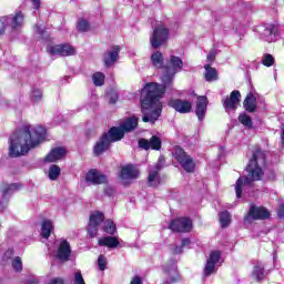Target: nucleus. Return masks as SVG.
<instances>
[{
  "mask_svg": "<svg viewBox=\"0 0 284 284\" xmlns=\"http://www.w3.org/2000/svg\"><path fill=\"white\" fill-rule=\"evenodd\" d=\"M48 130L43 126H32L30 124L23 125L16 130L9 140V156L11 159H19L26 156L32 148H37L40 143L45 141Z\"/></svg>",
  "mask_w": 284,
  "mask_h": 284,
  "instance_id": "f257e3e1",
  "label": "nucleus"
},
{
  "mask_svg": "<svg viewBox=\"0 0 284 284\" xmlns=\"http://www.w3.org/2000/svg\"><path fill=\"white\" fill-rule=\"evenodd\" d=\"M267 156L265 152L261 149L253 151L252 159L246 165L247 175L240 176L235 182V194L237 199L243 197V185H252L256 181H263L265 176V171H263V165H265Z\"/></svg>",
  "mask_w": 284,
  "mask_h": 284,
  "instance_id": "f03ea898",
  "label": "nucleus"
},
{
  "mask_svg": "<svg viewBox=\"0 0 284 284\" xmlns=\"http://www.w3.org/2000/svg\"><path fill=\"white\" fill-rule=\"evenodd\" d=\"M162 77V84L158 82H148L142 89V103L144 108L159 104V101L165 95V92L174 88V77L176 72H171L170 67Z\"/></svg>",
  "mask_w": 284,
  "mask_h": 284,
  "instance_id": "7ed1b4c3",
  "label": "nucleus"
},
{
  "mask_svg": "<svg viewBox=\"0 0 284 284\" xmlns=\"http://www.w3.org/2000/svg\"><path fill=\"white\" fill-rule=\"evenodd\" d=\"M125 138V131L120 126H112L100 135L99 140L93 146L94 156H102L108 150L112 148L113 143L122 141Z\"/></svg>",
  "mask_w": 284,
  "mask_h": 284,
  "instance_id": "20e7f679",
  "label": "nucleus"
},
{
  "mask_svg": "<svg viewBox=\"0 0 284 284\" xmlns=\"http://www.w3.org/2000/svg\"><path fill=\"white\" fill-rule=\"evenodd\" d=\"M173 156L186 174H194L196 172V162H194V158L187 154L183 146L175 145Z\"/></svg>",
  "mask_w": 284,
  "mask_h": 284,
  "instance_id": "39448f33",
  "label": "nucleus"
},
{
  "mask_svg": "<svg viewBox=\"0 0 284 284\" xmlns=\"http://www.w3.org/2000/svg\"><path fill=\"white\" fill-rule=\"evenodd\" d=\"M272 217V213L265 206H256L251 204L247 213L244 216V223H252V221H267Z\"/></svg>",
  "mask_w": 284,
  "mask_h": 284,
  "instance_id": "423d86ee",
  "label": "nucleus"
},
{
  "mask_svg": "<svg viewBox=\"0 0 284 284\" xmlns=\"http://www.w3.org/2000/svg\"><path fill=\"white\" fill-rule=\"evenodd\" d=\"M194 224L190 217H176L170 221L169 230L174 232V234H187L192 232Z\"/></svg>",
  "mask_w": 284,
  "mask_h": 284,
  "instance_id": "0eeeda50",
  "label": "nucleus"
},
{
  "mask_svg": "<svg viewBox=\"0 0 284 284\" xmlns=\"http://www.w3.org/2000/svg\"><path fill=\"white\" fill-rule=\"evenodd\" d=\"M168 39H170V29L163 24H159L154 28L150 38L151 48H153V50L161 48V45L165 44Z\"/></svg>",
  "mask_w": 284,
  "mask_h": 284,
  "instance_id": "6e6552de",
  "label": "nucleus"
},
{
  "mask_svg": "<svg viewBox=\"0 0 284 284\" xmlns=\"http://www.w3.org/2000/svg\"><path fill=\"white\" fill-rule=\"evenodd\" d=\"M142 99H143V92H141V97H140L142 112H143V110L154 109L150 113H144L142 116V121H143V123H152V125H154V123H156V121H159V118L161 116V112H163V104L161 103V100H159L158 104H153L151 106H144Z\"/></svg>",
  "mask_w": 284,
  "mask_h": 284,
  "instance_id": "1a4fd4ad",
  "label": "nucleus"
},
{
  "mask_svg": "<svg viewBox=\"0 0 284 284\" xmlns=\"http://www.w3.org/2000/svg\"><path fill=\"white\" fill-rule=\"evenodd\" d=\"M222 252L219 250L211 251L209 258L206 260V264L203 270L204 276H212L216 272V263L221 261Z\"/></svg>",
  "mask_w": 284,
  "mask_h": 284,
  "instance_id": "9d476101",
  "label": "nucleus"
},
{
  "mask_svg": "<svg viewBox=\"0 0 284 284\" xmlns=\"http://www.w3.org/2000/svg\"><path fill=\"white\" fill-rule=\"evenodd\" d=\"M48 52L53 55L58 54L59 57H74L77 54V49L70 43H62L49 47Z\"/></svg>",
  "mask_w": 284,
  "mask_h": 284,
  "instance_id": "9b49d317",
  "label": "nucleus"
},
{
  "mask_svg": "<svg viewBox=\"0 0 284 284\" xmlns=\"http://www.w3.org/2000/svg\"><path fill=\"white\" fill-rule=\"evenodd\" d=\"M138 145L141 148V150H154L155 152H159V150H161L163 146V141H161V138L158 135H152L150 140L141 138L138 141Z\"/></svg>",
  "mask_w": 284,
  "mask_h": 284,
  "instance_id": "f8f14e48",
  "label": "nucleus"
},
{
  "mask_svg": "<svg viewBox=\"0 0 284 284\" xmlns=\"http://www.w3.org/2000/svg\"><path fill=\"white\" fill-rule=\"evenodd\" d=\"M169 108H172L179 114H190L192 112V102L182 99H171Z\"/></svg>",
  "mask_w": 284,
  "mask_h": 284,
  "instance_id": "ddd939ff",
  "label": "nucleus"
},
{
  "mask_svg": "<svg viewBox=\"0 0 284 284\" xmlns=\"http://www.w3.org/2000/svg\"><path fill=\"white\" fill-rule=\"evenodd\" d=\"M121 53V45L115 44L111 50L103 53L104 68H112L114 63L119 61V54Z\"/></svg>",
  "mask_w": 284,
  "mask_h": 284,
  "instance_id": "4468645a",
  "label": "nucleus"
},
{
  "mask_svg": "<svg viewBox=\"0 0 284 284\" xmlns=\"http://www.w3.org/2000/svg\"><path fill=\"white\" fill-rule=\"evenodd\" d=\"M85 181L92 185H103L108 183V176L97 169H90L85 174Z\"/></svg>",
  "mask_w": 284,
  "mask_h": 284,
  "instance_id": "2eb2a0df",
  "label": "nucleus"
},
{
  "mask_svg": "<svg viewBox=\"0 0 284 284\" xmlns=\"http://www.w3.org/2000/svg\"><path fill=\"white\" fill-rule=\"evenodd\" d=\"M239 103H241V91L234 90L231 92L229 98L223 100V108L225 110H236Z\"/></svg>",
  "mask_w": 284,
  "mask_h": 284,
  "instance_id": "dca6fc26",
  "label": "nucleus"
},
{
  "mask_svg": "<svg viewBox=\"0 0 284 284\" xmlns=\"http://www.w3.org/2000/svg\"><path fill=\"white\" fill-rule=\"evenodd\" d=\"M57 256L59 261H62L63 263H68V261H70V256H72V247L70 246V242H68V240L60 242Z\"/></svg>",
  "mask_w": 284,
  "mask_h": 284,
  "instance_id": "f3484780",
  "label": "nucleus"
},
{
  "mask_svg": "<svg viewBox=\"0 0 284 284\" xmlns=\"http://www.w3.org/2000/svg\"><path fill=\"white\" fill-rule=\"evenodd\" d=\"M68 154V151L63 146H57L52 149L48 155L44 158V163H57L61 161Z\"/></svg>",
  "mask_w": 284,
  "mask_h": 284,
  "instance_id": "a211bd4d",
  "label": "nucleus"
},
{
  "mask_svg": "<svg viewBox=\"0 0 284 284\" xmlns=\"http://www.w3.org/2000/svg\"><path fill=\"white\" fill-rule=\"evenodd\" d=\"M207 103L209 101L206 95L197 97L195 114L199 121H203V119H205V112H207Z\"/></svg>",
  "mask_w": 284,
  "mask_h": 284,
  "instance_id": "6ab92c4d",
  "label": "nucleus"
},
{
  "mask_svg": "<svg viewBox=\"0 0 284 284\" xmlns=\"http://www.w3.org/2000/svg\"><path fill=\"white\" fill-rule=\"evenodd\" d=\"M120 179L125 181L128 179H139V169L134 164H126L120 171Z\"/></svg>",
  "mask_w": 284,
  "mask_h": 284,
  "instance_id": "aec40b11",
  "label": "nucleus"
},
{
  "mask_svg": "<svg viewBox=\"0 0 284 284\" xmlns=\"http://www.w3.org/2000/svg\"><path fill=\"white\" fill-rule=\"evenodd\" d=\"M120 126L124 134L134 132V130L139 128V118L136 115L129 116L120 124Z\"/></svg>",
  "mask_w": 284,
  "mask_h": 284,
  "instance_id": "412c9836",
  "label": "nucleus"
},
{
  "mask_svg": "<svg viewBox=\"0 0 284 284\" xmlns=\"http://www.w3.org/2000/svg\"><path fill=\"white\" fill-rule=\"evenodd\" d=\"M99 247H109V250H115L121 245L119 237L116 236H103L98 242Z\"/></svg>",
  "mask_w": 284,
  "mask_h": 284,
  "instance_id": "4be33fe9",
  "label": "nucleus"
},
{
  "mask_svg": "<svg viewBox=\"0 0 284 284\" xmlns=\"http://www.w3.org/2000/svg\"><path fill=\"white\" fill-rule=\"evenodd\" d=\"M0 187H1L3 201H8V196H10L12 192H17L18 190H21L22 185L19 183L8 184L6 182H2Z\"/></svg>",
  "mask_w": 284,
  "mask_h": 284,
  "instance_id": "5701e85b",
  "label": "nucleus"
},
{
  "mask_svg": "<svg viewBox=\"0 0 284 284\" xmlns=\"http://www.w3.org/2000/svg\"><path fill=\"white\" fill-rule=\"evenodd\" d=\"M244 110L250 114H254L256 112V97L253 93H248L243 102Z\"/></svg>",
  "mask_w": 284,
  "mask_h": 284,
  "instance_id": "b1692460",
  "label": "nucleus"
},
{
  "mask_svg": "<svg viewBox=\"0 0 284 284\" xmlns=\"http://www.w3.org/2000/svg\"><path fill=\"white\" fill-rule=\"evenodd\" d=\"M204 79L209 83H212V81H219V71H216L215 68L212 67V64H206L204 67Z\"/></svg>",
  "mask_w": 284,
  "mask_h": 284,
  "instance_id": "393cba45",
  "label": "nucleus"
},
{
  "mask_svg": "<svg viewBox=\"0 0 284 284\" xmlns=\"http://www.w3.org/2000/svg\"><path fill=\"white\" fill-rule=\"evenodd\" d=\"M53 231H54V224L52 223V221L44 220L41 225L42 239H50Z\"/></svg>",
  "mask_w": 284,
  "mask_h": 284,
  "instance_id": "a878e982",
  "label": "nucleus"
},
{
  "mask_svg": "<svg viewBox=\"0 0 284 284\" xmlns=\"http://www.w3.org/2000/svg\"><path fill=\"white\" fill-rule=\"evenodd\" d=\"M105 221V215L101 211L92 213L89 217V225H95L99 227Z\"/></svg>",
  "mask_w": 284,
  "mask_h": 284,
  "instance_id": "bb28decb",
  "label": "nucleus"
},
{
  "mask_svg": "<svg viewBox=\"0 0 284 284\" xmlns=\"http://www.w3.org/2000/svg\"><path fill=\"white\" fill-rule=\"evenodd\" d=\"M164 61L165 59L163 58V53L161 51H155L151 54V62L153 63L154 68L162 70Z\"/></svg>",
  "mask_w": 284,
  "mask_h": 284,
  "instance_id": "cd10ccee",
  "label": "nucleus"
},
{
  "mask_svg": "<svg viewBox=\"0 0 284 284\" xmlns=\"http://www.w3.org/2000/svg\"><path fill=\"white\" fill-rule=\"evenodd\" d=\"M169 65L172 68L171 72H180L183 70V60L180 57L171 55L169 60Z\"/></svg>",
  "mask_w": 284,
  "mask_h": 284,
  "instance_id": "c85d7f7f",
  "label": "nucleus"
},
{
  "mask_svg": "<svg viewBox=\"0 0 284 284\" xmlns=\"http://www.w3.org/2000/svg\"><path fill=\"white\" fill-rule=\"evenodd\" d=\"M237 121H240V123L244 125V128H247L248 130H252V128H254V122L252 121V116H250L247 113H240Z\"/></svg>",
  "mask_w": 284,
  "mask_h": 284,
  "instance_id": "c756f323",
  "label": "nucleus"
},
{
  "mask_svg": "<svg viewBox=\"0 0 284 284\" xmlns=\"http://www.w3.org/2000/svg\"><path fill=\"white\" fill-rule=\"evenodd\" d=\"M91 28L90 21L85 20L84 18H80L77 22L78 32H90Z\"/></svg>",
  "mask_w": 284,
  "mask_h": 284,
  "instance_id": "7c9ffc66",
  "label": "nucleus"
},
{
  "mask_svg": "<svg viewBox=\"0 0 284 284\" xmlns=\"http://www.w3.org/2000/svg\"><path fill=\"white\" fill-rule=\"evenodd\" d=\"M50 181H57L59 176H61V166L53 164L49 168V174H48Z\"/></svg>",
  "mask_w": 284,
  "mask_h": 284,
  "instance_id": "2f4dec72",
  "label": "nucleus"
},
{
  "mask_svg": "<svg viewBox=\"0 0 284 284\" xmlns=\"http://www.w3.org/2000/svg\"><path fill=\"white\" fill-rule=\"evenodd\" d=\"M220 223L223 229L230 226V223H232V215L229 211H223L220 213Z\"/></svg>",
  "mask_w": 284,
  "mask_h": 284,
  "instance_id": "473e14b6",
  "label": "nucleus"
},
{
  "mask_svg": "<svg viewBox=\"0 0 284 284\" xmlns=\"http://www.w3.org/2000/svg\"><path fill=\"white\" fill-rule=\"evenodd\" d=\"M103 232H105V234H110V236H114V234H116V224H114V221L106 220L104 222Z\"/></svg>",
  "mask_w": 284,
  "mask_h": 284,
  "instance_id": "72a5a7b5",
  "label": "nucleus"
},
{
  "mask_svg": "<svg viewBox=\"0 0 284 284\" xmlns=\"http://www.w3.org/2000/svg\"><path fill=\"white\" fill-rule=\"evenodd\" d=\"M253 278H255L258 283L265 278V268L258 265H255L252 271Z\"/></svg>",
  "mask_w": 284,
  "mask_h": 284,
  "instance_id": "f704fd0d",
  "label": "nucleus"
},
{
  "mask_svg": "<svg viewBox=\"0 0 284 284\" xmlns=\"http://www.w3.org/2000/svg\"><path fill=\"white\" fill-rule=\"evenodd\" d=\"M23 26V12L19 11L14 14L11 22L12 30H17V28H21Z\"/></svg>",
  "mask_w": 284,
  "mask_h": 284,
  "instance_id": "c9c22d12",
  "label": "nucleus"
},
{
  "mask_svg": "<svg viewBox=\"0 0 284 284\" xmlns=\"http://www.w3.org/2000/svg\"><path fill=\"white\" fill-rule=\"evenodd\" d=\"M92 81L97 88H101V85H105V74L103 72H95L92 75Z\"/></svg>",
  "mask_w": 284,
  "mask_h": 284,
  "instance_id": "e433bc0d",
  "label": "nucleus"
},
{
  "mask_svg": "<svg viewBox=\"0 0 284 284\" xmlns=\"http://www.w3.org/2000/svg\"><path fill=\"white\" fill-rule=\"evenodd\" d=\"M0 23H1V28H0V36L6 34V30L8 29V26H10V16H4L0 18Z\"/></svg>",
  "mask_w": 284,
  "mask_h": 284,
  "instance_id": "4c0bfd02",
  "label": "nucleus"
},
{
  "mask_svg": "<svg viewBox=\"0 0 284 284\" xmlns=\"http://www.w3.org/2000/svg\"><path fill=\"white\" fill-rule=\"evenodd\" d=\"M87 232L90 239H97L99 236V226L94 224H89L87 227Z\"/></svg>",
  "mask_w": 284,
  "mask_h": 284,
  "instance_id": "58836bf2",
  "label": "nucleus"
},
{
  "mask_svg": "<svg viewBox=\"0 0 284 284\" xmlns=\"http://www.w3.org/2000/svg\"><path fill=\"white\" fill-rule=\"evenodd\" d=\"M98 267L100 272H105V270L108 268V257H105L104 255H99Z\"/></svg>",
  "mask_w": 284,
  "mask_h": 284,
  "instance_id": "ea45409f",
  "label": "nucleus"
},
{
  "mask_svg": "<svg viewBox=\"0 0 284 284\" xmlns=\"http://www.w3.org/2000/svg\"><path fill=\"white\" fill-rule=\"evenodd\" d=\"M11 265H12L14 272H23V262L21 261V257L17 256L12 261Z\"/></svg>",
  "mask_w": 284,
  "mask_h": 284,
  "instance_id": "a19ab883",
  "label": "nucleus"
},
{
  "mask_svg": "<svg viewBox=\"0 0 284 284\" xmlns=\"http://www.w3.org/2000/svg\"><path fill=\"white\" fill-rule=\"evenodd\" d=\"M191 241L189 237L182 239L181 246H176L174 250V254H183V247H187L190 245Z\"/></svg>",
  "mask_w": 284,
  "mask_h": 284,
  "instance_id": "79ce46f5",
  "label": "nucleus"
},
{
  "mask_svg": "<svg viewBox=\"0 0 284 284\" xmlns=\"http://www.w3.org/2000/svg\"><path fill=\"white\" fill-rule=\"evenodd\" d=\"M159 172H161V170H158V169H154L153 171L149 172L148 181H149L150 187L154 186L152 183L156 181V176H159Z\"/></svg>",
  "mask_w": 284,
  "mask_h": 284,
  "instance_id": "37998d69",
  "label": "nucleus"
},
{
  "mask_svg": "<svg viewBox=\"0 0 284 284\" xmlns=\"http://www.w3.org/2000/svg\"><path fill=\"white\" fill-rule=\"evenodd\" d=\"M274 55L266 53L262 60V63L265 65V68H272V65H274Z\"/></svg>",
  "mask_w": 284,
  "mask_h": 284,
  "instance_id": "c03bdc74",
  "label": "nucleus"
},
{
  "mask_svg": "<svg viewBox=\"0 0 284 284\" xmlns=\"http://www.w3.org/2000/svg\"><path fill=\"white\" fill-rule=\"evenodd\" d=\"M74 284H85V280L83 278V274L81 271H77L74 273Z\"/></svg>",
  "mask_w": 284,
  "mask_h": 284,
  "instance_id": "a18cd8bd",
  "label": "nucleus"
},
{
  "mask_svg": "<svg viewBox=\"0 0 284 284\" xmlns=\"http://www.w3.org/2000/svg\"><path fill=\"white\" fill-rule=\"evenodd\" d=\"M163 168H165V156L160 155L158 163L154 166V170H163Z\"/></svg>",
  "mask_w": 284,
  "mask_h": 284,
  "instance_id": "49530a36",
  "label": "nucleus"
},
{
  "mask_svg": "<svg viewBox=\"0 0 284 284\" xmlns=\"http://www.w3.org/2000/svg\"><path fill=\"white\" fill-rule=\"evenodd\" d=\"M43 99V92L40 89L33 90V101L39 102Z\"/></svg>",
  "mask_w": 284,
  "mask_h": 284,
  "instance_id": "de8ad7c7",
  "label": "nucleus"
},
{
  "mask_svg": "<svg viewBox=\"0 0 284 284\" xmlns=\"http://www.w3.org/2000/svg\"><path fill=\"white\" fill-rule=\"evenodd\" d=\"M265 34L267 37H272L274 34H276V26L274 24H270L268 27L265 28Z\"/></svg>",
  "mask_w": 284,
  "mask_h": 284,
  "instance_id": "09e8293b",
  "label": "nucleus"
},
{
  "mask_svg": "<svg viewBox=\"0 0 284 284\" xmlns=\"http://www.w3.org/2000/svg\"><path fill=\"white\" fill-rule=\"evenodd\" d=\"M207 61H210L211 63H214L216 61V50L213 49L209 52V54L206 55Z\"/></svg>",
  "mask_w": 284,
  "mask_h": 284,
  "instance_id": "8fccbe9b",
  "label": "nucleus"
},
{
  "mask_svg": "<svg viewBox=\"0 0 284 284\" xmlns=\"http://www.w3.org/2000/svg\"><path fill=\"white\" fill-rule=\"evenodd\" d=\"M119 101V94L114 91L110 93L109 103L110 105H114Z\"/></svg>",
  "mask_w": 284,
  "mask_h": 284,
  "instance_id": "3c124183",
  "label": "nucleus"
},
{
  "mask_svg": "<svg viewBox=\"0 0 284 284\" xmlns=\"http://www.w3.org/2000/svg\"><path fill=\"white\" fill-rule=\"evenodd\" d=\"M36 28H37L36 34H38L40 39H45V29H42L39 26H36Z\"/></svg>",
  "mask_w": 284,
  "mask_h": 284,
  "instance_id": "603ef678",
  "label": "nucleus"
},
{
  "mask_svg": "<svg viewBox=\"0 0 284 284\" xmlns=\"http://www.w3.org/2000/svg\"><path fill=\"white\" fill-rule=\"evenodd\" d=\"M104 194L106 196H113L114 195V189L112 186H105L104 187Z\"/></svg>",
  "mask_w": 284,
  "mask_h": 284,
  "instance_id": "864d4df0",
  "label": "nucleus"
},
{
  "mask_svg": "<svg viewBox=\"0 0 284 284\" xmlns=\"http://www.w3.org/2000/svg\"><path fill=\"white\" fill-rule=\"evenodd\" d=\"M130 284H143V278H141V276L135 275L132 280Z\"/></svg>",
  "mask_w": 284,
  "mask_h": 284,
  "instance_id": "5fc2aeb1",
  "label": "nucleus"
},
{
  "mask_svg": "<svg viewBox=\"0 0 284 284\" xmlns=\"http://www.w3.org/2000/svg\"><path fill=\"white\" fill-rule=\"evenodd\" d=\"M33 10H39L41 8V0H31Z\"/></svg>",
  "mask_w": 284,
  "mask_h": 284,
  "instance_id": "6e6d98bb",
  "label": "nucleus"
},
{
  "mask_svg": "<svg viewBox=\"0 0 284 284\" xmlns=\"http://www.w3.org/2000/svg\"><path fill=\"white\" fill-rule=\"evenodd\" d=\"M6 258H10L11 256H14V248H8L4 253Z\"/></svg>",
  "mask_w": 284,
  "mask_h": 284,
  "instance_id": "4d7b16f0",
  "label": "nucleus"
},
{
  "mask_svg": "<svg viewBox=\"0 0 284 284\" xmlns=\"http://www.w3.org/2000/svg\"><path fill=\"white\" fill-rule=\"evenodd\" d=\"M39 283H40L39 278H34V277L24 281V284H39Z\"/></svg>",
  "mask_w": 284,
  "mask_h": 284,
  "instance_id": "13d9d810",
  "label": "nucleus"
},
{
  "mask_svg": "<svg viewBox=\"0 0 284 284\" xmlns=\"http://www.w3.org/2000/svg\"><path fill=\"white\" fill-rule=\"evenodd\" d=\"M176 283V277H172L171 281H166V284Z\"/></svg>",
  "mask_w": 284,
  "mask_h": 284,
  "instance_id": "bf43d9fd",
  "label": "nucleus"
},
{
  "mask_svg": "<svg viewBox=\"0 0 284 284\" xmlns=\"http://www.w3.org/2000/svg\"><path fill=\"white\" fill-rule=\"evenodd\" d=\"M266 40H267V41H271L270 39H267V37H266Z\"/></svg>",
  "mask_w": 284,
  "mask_h": 284,
  "instance_id": "052dcab7",
  "label": "nucleus"
},
{
  "mask_svg": "<svg viewBox=\"0 0 284 284\" xmlns=\"http://www.w3.org/2000/svg\"><path fill=\"white\" fill-rule=\"evenodd\" d=\"M0 210H1V203H0Z\"/></svg>",
  "mask_w": 284,
  "mask_h": 284,
  "instance_id": "680f3d73",
  "label": "nucleus"
}]
</instances>
